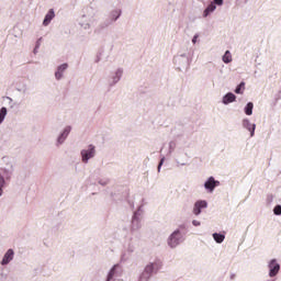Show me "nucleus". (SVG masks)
I'll return each instance as SVG.
<instances>
[{"label": "nucleus", "instance_id": "8", "mask_svg": "<svg viewBox=\"0 0 281 281\" xmlns=\"http://www.w3.org/2000/svg\"><path fill=\"white\" fill-rule=\"evenodd\" d=\"M13 258H14V250L9 249L5 252V255H4L3 259H2L1 265H8Z\"/></svg>", "mask_w": 281, "mask_h": 281}, {"label": "nucleus", "instance_id": "9", "mask_svg": "<svg viewBox=\"0 0 281 281\" xmlns=\"http://www.w3.org/2000/svg\"><path fill=\"white\" fill-rule=\"evenodd\" d=\"M232 102H236V94L228 92L224 98H223V104H232Z\"/></svg>", "mask_w": 281, "mask_h": 281}, {"label": "nucleus", "instance_id": "18", "mask_svg": "<svg viewBox=\"0 0 281 281\" xmlns=\"http://www.w3.org/2000/svg\"><path fill=\"white\" fill-rule=\"evenodd\" d=\"M273 213L276 214V216H281V205L274 206Z\"/></svg>", "mask_w": 281, "mask_h": 281}, {"label": "nucleus", "instance_id": "17", "mask_svg": "<svg viewBox=\"0 0 281 281\" xmlns=\"http://www.w3.org/2000/svg\"><path fill=\"white\" fill-rule=\"evenodd\" d=\"M117 266H114L111 270H110V272H109V274H108V281H111V280H113V276H115V268H116Z\"/></svg>", "mask_w": 281, "mask_h": 281}, {"label": "nucleus", "instance_id": "6", "mask_svg": "<svg viewBox=\"0 0 281 281\" xmlns=\"http://www.w3.org/2000/svg\"><path fill=\"white\" fill-rule=\"evenodd\" d=\"M205 207H207L206 201L201 200L195 202L193 207V214H195V216H199V214H201V210H204Z\"/></svg>", "mask_w": 281, "mask_h": 281}, {"label": "nucleus", "instance_id": "3", "mask_svg": "<svg viewBox=\"0 0 281 281\" xmlns=\"http://www.w3.org/2000/svg\"><path fill=\"white\" fill-rule=\"evenodd\" d=\"M180 240H181V232L176 231L170 235L168 245L171 247H177V245H179Z\"/></svg>", "mask_w": 281, "mask_h": 281}, {"label": "nucleus", "instance_id": "1", "mask_svg": "<svg viewBox=\"0 0 281 281\" xmlns=\"http://www.w3.org/2000/svg\"><path fill=\"white\" fill-rule=\"evenodd\" d=\"M161 269V262L149 263L145 267L144 272L140 276V281L150 280L153 273H157Z\"/></svg>", "mask_w": 281, "mask_h": 281}, {"label": "nucleus", "instance_id": "16", "mask_svg": "<svg viewBox=\"0 0 281 281\" xmlns=\"http://www.w3.org/2000/svg\"><path fill=\"white\" fill-rule=\"evenodd\" d=\"M69 131L70 128H66L63 134L60 135V137L58 138V143L63 144V142H65V137H67L69 135Z\"/></svg>", "mask_w": 281, "mask_h": 281}, {"label": "nucleus", "instance_id": "15", "mask_svg": "<svg viewBox=\"0 0 281 281\" xmlns=\"http://www.w3.org/2000/svg\"><path fill=\"white\" fill-rule=\"evenodd\" d=\"M5 115H8V109L1 108V110H0V124H2L3 121L5 120Z\"/></svg>", "mask_w": 281, "mask_h": 281}, {"label": "nucleus", "instance_id": "2", "mask_svg": "<svg viewBox=\"0 0 281 281\" xmlns=\"http://www.w3.org/2000/svg\"><path fill=\"white\" fill-rule=\"evenodd\" d=\"M81 157L83 164H87L89 159H92V157H95V147L93 145H89L88 149L81 150Z\"/></svg>", "mask_w": 281, "mask_h": 281}, {"label": "nucleus", "instance_id": "10", "mask_svg": "<svg viewBox=\"0 0 281 281\" xmlns=\"http://www.w3.org/2000/svg\"><path fill=\"white\" fill-rule=\"evenodd\" d=\"M54 16H56L54 9H50L43 21V25L47 26L49 23H52Z\"/></svg>", "mask_w": 281, "mask_h": 281}, {"label": "nucleus", "instance_id": "26", "mask_svg": "<svg viewBox=\"0 0 281 281\" xmlns=\"http://www.w3.org/2000/svg\"><path fill=\"white\" fill-rule=\"evenodd\" d=\"M161 166H164V158L160 160V162L158 165V170H160Z\"/></svg>", "mask_w": 281, "mask_h": 281}, {"label": "nucleus", "instance_id": "12", "mask_svg": "<svg viewBox=\"0 0 281 281\" xmlns=\"http://www.w3.org/2000/svg\"><path fill=\"white\" fill-rule=\"evenodd\" d=\"M223 63L225 64H229L232 63V53L229 50H226L223 58H222Z\"/></svg>", "mask_w": 281, "mask_h": 281}, {"label": "nucleus", "instance_id": "4", "mask_svg": "<svg viewBox=\"0 0 281 281\" xmlns=\"http://www.w3.org/2000/svg\"><path fill=\"white\" fill-rule=\"evenodd\" d=\"M218 186H221V182L218 180H215L214 177H210L204 183V188L205 190H209V192H214V188Z\"/></svg>", "mask_w": 281, "mask_h": 281}, {"label": "nucleus", "instance_id": "13", "mask_svg": "<svg viewBox=\"0 0 281 281\" xmlns=\"http://www.w3.org/2000/svg\"><path fill=\"white\" fill-rule=\"evenodd\" d=\"M213 238H214L215 243L221 244V243H223V240H225V235L218 234V233H214L213 234Z\"/></svg>", "mask_w": 281, "mask_h": 281}, {"label": "nucleus", "instance_id": "25", "mask_svg": "<svg viewBox=\"0 0 281 281\" xmlns=\"http://www.w3.org/2000/svg\"><path fill=\"white\" fill-rule=\"evenodd\" d=\"M196 38H199V35H194L192 38V43L195 44L196 43Z\"/></svg>", "mask_w": 281, "mask_h": 281}, {"label": "nucleus", "instance_id": "22", "mask_svg": "<svg viewBox=\"0 0 281 281\" xmlns=\"http://www.w3.org/2000/svg\"><path fill=\"white\" fill-rule=\"evenodd\" d=\"M68 65L67 64H63L61 66L58 67V70L61 71H65V69H67Z\"/></svg>", "mask_w": 281, "mask_h": 281}, {"label": "nucleus", "instance_id": "20", "mask_svg": "<svg viewBox=\"0 0 281 281\" xmlns=\"http://www.w3.org/2000/svg\"><path fill=\"white\" fill-rule=\"evenodd\" d=\"M3 183H5V180H3V177L0 175V196L3 194V189H1Z\"/></svg>", "mask_w": 281, "mask_h": 281}, {"label": "nucleus", "instance_id": "19", "mask_svg": "<svg viewBox=\"0 0 281 281\" xmlns=\"http://www.w3.org/2000/svg\"><path fill=\"white\" fill-rule=\"evenodd\" d=\"M240 89H245V82H241L237 86V88L235 89V93H243Z\"/></svg>", "mask_w": 281, "mask_h": 281}, {"label": "nucleus", "instance_id": "7", "mask_svg": "<svg viewBox=\"0 0 281 281\" xmlns=\"http://www.w3.org/2000/svg\"><path fill=\"white\" fill-rule=\"evenodd\" d=\"M244 128H247V131L250 132V137H254V134L256 133V124H251L249 120L243 121Z\"/></svg>", "mask_w": 281, "mask_h": 281}, {"label": "nucleus", "instance_id": "5", "mask_svg": "<svg viewBox=\"0 0 281 281\" xmlns=\"http://www.w3.org/2000/svg\"><path fill=\"white\" fill-rule=\"evenodd\" d=\"M269 276L270 278H276V276H278V272L280 271V263H278V261H276V259H272L269 263Z\"/></svg>", "mask_w": 281, "mask_h": 281}, {"label": "nucleus", "instance_id": "23", "mask_svg": "<svg viewBox=\"0 0 281 281\" xmlns=\"http://www.w3.org/2000/svg\"><path fill=\"white\" fill-rule=\"evenodd\" d=\"M192 225H194V227H199V225H201V222L194 220V221L192 222Z\"/></svg>", "mask_w": 281, "mask_h": 281}, {"label": "nucleus", "instance_id": "14", "mask_svg": "<svg viewBox=\"0 0 281 281\" xmlns=\"http://www.w3.org/2000/svg\"><path fill=\"white\" fill-rule=\"evenodd\" d=\"M245 113L246 115H251V113H254V103L251 102L247 103L245 108Z\"/></svg>", "mask_w": 281, "mask_h": 281}, {"label": "nucleus", "instance_id": "11", "mask_svg": "<svg viewBox=\"0 0 281 281\" xmlns=\"http://www.w3.org/2000/svg\"><path fill=\"white\" fill-rule=\"evenodd\" d=\"M214 10H216V4L211 3L209 4V7L204 10L203 16H210V14H212V12H214Z\"/></svg>", "mask_w": 281, "mask_h": 281}, {"label": "nucleus", "instance_id": "21", "mask_svg": "<svg viewBox=\"0 0 281 281\" xmlns=\"http://www.w3.org/2000/svg\"><path fill=\"white\" fill-rule=\"evenodd\" d=\"M55 77L57 80H60V78H63V72L59 69H57V71L55 72Z\"/></svg>", "mask_w": 281, "mask_h": 281}, {"label": "nucleus", "instance_id": "24", "mask_svg": "<svg viewBox=\"0 0 281 281\" xmlns=\"http://www.w3.org/2000/svg\"><path fill=\"white\" fill-rule=\"evenodd\" d=\"M214 3H215L216 5H221V4L223 3V0H214Z\"/></svg>", "mask_w": 281, "mask_h": 281}]
</instances>
